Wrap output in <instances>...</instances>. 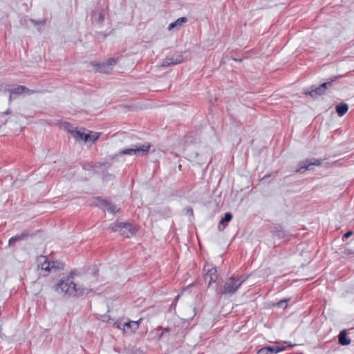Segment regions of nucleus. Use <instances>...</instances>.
<instances>
[{
    "mask_svg": "<svg viewBox=\"0 0 354 354\" xmlns=\"http://www.w3.org/2000/svg\"><path fill=\"white\" fill-rule=\"evenodd\" d=\"M74 271L70 272L69 276L62 278L55 286V291H60L69 297L80 296L84 293H88L91 289L77 287L76 283L73 281Z\"/></svg>",
    "mask_w": 354,
    "mask_h": 354,
    "instance_id": "f257e3e1",
    "label": "nucleus"
},
{
    "mask_svg": "<svg viewBox=\"0 0 354 354\" xmlns=\"http://www.w3.org/2000/svg\"><path fill=\"white\" fill-rule=\"evenodd\" d=\"M240 288V282H236L235 277H230L218 290L219 295H232Z\"/></svg>",
    "mask_w": 354,
    "mask_h": 354,
    "instance_id": "f03ea898",
    "label": "nucleus"
},
{
    "mask_svg": "<svg viewBox=\"0 0 354 354\" xmlns=\"http://www.w3.org/2000/svg\"><path fill=\"white\" fill-rule=\"evenodd\" d=\"M109 228L112 232H118L120 235L126 237L133 236L136 233V228L129 223H113Z\"/></svg>",
    "mask_w": 354,
    "mask_h": 354,
    "instance_id": "7ed1b4c3",
    "label": "nucleus"
},
{
    "mask_svg": "<svg viewBox=\"0 0 354 354\" xmlns=\"http://www.w3.org/2000/svg\"><path fill=\"white\" fill-rule=\"evenodd\" d=\"M150 149V145L136 144L129 149L121 150L119 153L122 155L143 156L147 154Z\"/></svg>",
    "mask_w": 354,
    "mask_h": 354,
    "instance_id": "20e7f679",
    "label": "nucleus"
},
{
    "mask_svg": "<svg viewBox=\"0 0 354 354\" xmlns=\"http://www.w3.org/2000/svg\"><path fill=\"white\" fill-rule=\"evenodd\" d=\"M333 82V80L324 82L317 87L315 86H312L310 91L305 90L304 93L306 95H310L313 98H317L318 96L322 95L325 93L326 89L331 86Z\"/></svg>",
    "mask_w": 354,
    "mask_h": 354,
    "instance_id": "39448f33",
    "label": "nucleus"
},
{
    "mask_svg": "<svg viewBox=\"0 0 354 354\" xmlns=\"http://www.w3.org/2000/svg\"><path fill=\"white\" fill-rule=\"evenodd\" d=\"M183 60V55L180 53H175L172 55L167 56L160 64V66L167 67L171 65H176L181 63Z\"/></svg>",
    "mask_w": 354,
    "mask_h": 354,
    "instance_id": "423d86ee",
    "label": "nucleus"
},
{
    "mask_svg": "<svg viewBox=\"0 0 354 354\" xmlns=\"http://www.w3.org/2000/svg\"><path fill=\"white\" fill-rule=\"evenodd\" d=\"M93 203L95 206L106 209L108 212L112 214H115L118 211V209L115 205L100 198H94Z\"/></svg>",
    "mask_w": 354,
    "mask_h": 354,
    "instance_id": "0eeeda50",
    "label": "nucleus"
},
{
    "mask_svg": "<svg viewBox=\"0 0 354 354\" xmlns=\"http://www.w3.org/2000/svg\"><path fill=\"white\" fill-rule=\"evenodd\" d=\"M322 160L316 158L306 159L299 163V167L296 170L297 173H304L311 165H320Z\"/></svg>",
    "mask_w": 354,
    "mask_h": 354,
    "instance_id": "6e6552de",
    "label": "nucleus"
},
{
    "mask_svg": "<svg viewBox=\"0 0 354 354\" xmlns=\"http://www.w3.org/2000/svg\"><path fill=\"white\" fill-rule=\"evenodd\" d=\"M286 349L285 346L277 345H270L264 346L259 349L257 352L258 354H277L279 352L283 351Z\"/></svg>",
    "mask_w": 354,
    "mask_h": 354,
    "instance_id": "1a4fd4ad",
    "label": "nucleus"
},
{
    "mask_svg": "<svg viewBox=\"0 0 354 354\" xmlns=\"http://www.w3.org/2000/svg\"><path fill=\"white\" fill-rule=\"evenodd\" d=\"M187 156L191 161L200 165H203L207 162V156L205 155H201L197 151H189L187 153Z\"/></svg>",
    "mask_w": 354,
    "mask_h": 354,
    "instance_id": "9d476101",
    "label": "nucleus"
},
{
    "mask_svg": "<svg viewBox=\"0 0 354 354\" xmlns=\"http://www.w3.org/2000/svg\"><path fill=\"white\" fill-rule=\"evenodd\" d=\"M30 236H32V234L28 231H24L20 234H17L9 239L8 246L12 247L17 242L26 240Z\"/></svg>",
    "mask_w": 354,
    "mask_h": 354,
    "instance_id": "9b49d317",
    "label": "nucleus"
},
{
    "mask_svg": "<svg viewBox=\"0 0 354 354\" xmlns=\"http://www.w3.org/2000/svg\"><path fill=\"white\" fill-rule=\"evenodd\" d=\"M205 270H207L204 276L205 280L208 281V285L210 286L218 279L217 270L215 267L207 268V266H205Z\"/></svg>",
    "mask_w": 354,
    "mask_h": 354,
    "instance_id": "f8f14e48",
    "label": "nucleus"
},
{
    "mask_svg": "<svg viewBox=\"0 0 354 354\" xmlns=\"http://www.w3.org/2000/svg\"><path fill=\"white\" fill-rule=\"evenodd\" d=\"M115 64L116 60L113 58H110L106 62L98 64L97 70L102 73H108Z\"/></svg>",
    "mask_w": 354,
    "mask_h": 354,
    "instance_id": "ddd939ff",
    "label": "nucleus"
},
{
    "mask_svg": "<svg viewBox=\"0 0 354 354\" xmlns=\"http://www.w3.org/2000/svg\"><path fill=\"white\" fill-rule=\"evenodd\" d=\"M66 128H67L68 131L71 134V136L76 140H84V136L86 134L84 131H81V130H78L77 129H74L71 125L69 124V123H66Z\"/></svg>",
    "mask_w": 354,
    "mask_h": 354,
    "instance_id": "4468645a",
    "label": "nucleus"
},
{
    "mask_svg": "<svg viewBox=\"0 0 354 354\" xmlns=\"http://www.w3.org/2000/svg\"><path fill=\"white\" fill-rule=\"evenodd\" d=\"M38 268L44 270V272H48L50 271V261L47 260L45 256H40L37 258Z\"/></svg>",
    "mask_w": 354,
    "mask_h": 354,
    "instance_id": "2eb2a0df",
    "label": "nucleus"
},
{
    "mask_svg": "<svg viewBox=\"0 0 354 354\" xmlns=\"http://www.w3.org/2000/svg\"><path fill=\"white\" fill-rule=\"evenodd\" d=\"M273 234L280 239L286 238L289 233L286 231L281 225L274 226L272 230Z\"/></svg>",
    "mask_w": 354,
    "mask_h": 354,
    "instance_id": "dca6fc26",
    "label": "nucleus"
},
{
    "mask_svg": "<svg viewBox=\"0 0 354 354\" xmlns=\"http://www.w3.org/2000/svg\"><path fill=\"white\" fill-rule=\"evenodd\" d=\"M339 343L342 346H347L351 343V339L347 337L346 330H342L338 335Z\"/></svg>",
    "mask_w": 354,
    "mask_h": 354,
    "instance_id": "f3484780",
    "label": "nucleus"
},
{
    "mask_svg": "<svg viewBox=\"0 0 354 354\" xmlns=\"http://www.w3.org/2000/svg\"><path fill=\"white\" fill-rule=\"evenodd\" d=\"M348 110V106L344 102H341L336 106V111L339 116H343Z\"/></svg>",
    "mask_w": 354,
    "mask_h": 354,
    "instance_id": "a211bd4d",
    "label": "nucleus"
},
{
    "mask_svg": "<svg viewBox=\"0 0 354 354\" xmlns=\"http://www.w3.org/2000/svg\"><path fill=\"white\" fill-rule=\"evenodd\" d=\"M86 135L84 136V142H95L97 140L100 136V133H93L92 131H89L88 133H86Z\"/></svg>",
    "mask_w": 354,
    "mask_h": 354,
    "instance_id": "6ab92c4d",
    "label": "nucleus"
},
{
    "mask_svg": "<svg viewBox=\"0 0 354 354\" xmlns=\"http://www.w3.org/2000/svg\"><path fill=\"white\" fill-rule=\"evenodd\" d=\"M27 90V88L24 86H17L15 88L8 89V91L10 94L12 95H21L25 93V91Z\"/></svg>",
    "mask_w": 354,
    "mask_h": 354,
    "instance_id": "aec40b11",
    "label": "nucleus"
},
{
    "mask_svg": "<svg viewBox=\"0 0 354 354\" xmlns=\"http://www.w3.org/2000/svg\"><path fill=\"white\" fill-rule=\"evenodd\" d=\"M114 325H115L117 328H118L120 329H122L123 330H125V328H131V330L133 331V322H124L123 324L121 322L115 323Z\"/></svg>",
    "mask_w": 354,
    "mask_h": 354,
    "instance_id": "412c9836",
    "label": "nucleus"
},
{
    "mask_svg": "<svg viewBox=\"0 0 354 354\" xmlns=\"http://www.w3.org/2000/svg\"><path fill=\"white\" fill-rule=\"evenodd\" d=\"M50 263H51L50 270L57 271L59 270H63L64 268V263L60 261H52Z\"/></svg>",
    "mask_w": 354,
    "mask_h": 354,
    "instance_id": "4be33fe9",
    "label": "nucleus"
},
{
    "mask_svg": "<svg viewBox=\"0 0 354 354\" xmlns=\"http://www.w3.org/2000/svg\"><path fill=\"white\" fill-rule=\"evenodd\" d=\"M232 218V214L230 212H227L225 214L224 217L220 221L219 225H223L224 223L230 222Z\"/></svg>",
    "mask_w": 354,
    "mask_h": 354,
    "instance_id": "5701e85b",
    "label": "nucleus"
},
{
    "mask_svg": "<svg viewBox=\"0 0 354 354\" xmlns=\"http://www.w3.org/2000/svg\"><path fill=\"white\" fill-rule=\"evenodd\" d=\"M187 21V19L185 17L178 18L176 21H175V24H176V28H180L182 25Z\"/></svg>",
    "mask_w": 354,
    "mask_h": 354,
    "instance_id": "b1692460",
    "label": "nucleus"
},
{
    "mask_svg": "<svg viewBox=\"0 0 354 354\" xmlns=\"http://www.w3.org/2000/svg\"><path fill=\"white\" fill-rule=\"evenodd\" d=\"M105 15V10L100 11L97 19V22L102 23L104 21Z\"/></svg>",
    "mask_w": 354,
    "mask_h": 354,
    "instance_id": "393cba45",
    "label": "nucleus"
},
{
    "mask_svg": "<svg viewBox=\"0 0 354 354\" xmlns=\"http://www.w3.org/2000/svg\"><path fill=\"white\" fill-rule=\"evenodd\" d=\"M142 319L140 318L139 320H138L136 322H133V331H136L138 328L140 323L142 322Z\"/></svg>",
    "mask_w": 354,
    "mask_h": 354,
    "instance_id": "a878e982",
    "label": "nucleus"
},
{
    "mask_svg": "<svg viewBox=\"0 0 354 354\" xmlns=\"http://www.w3.org/2000/svg\"><path fill=\"white\" fill-rule=\"evenodd\" d=\"M246 279H247V277H245L244 276H241L238 278L235 277V281H236V282H240V286H241V284L245 281Z\"/></svg>",
    "mask_w": 354,
    "mask_h": 354,
    "instance_id": "bb28decb",
    "label": "nucleus"
},
{
    "mask_svg": "<svg viewBox=\"0 0 354 354\" xmlns=\"http://www.w3.org/2000/svg\"><path fill=\"white\" fill-rule=\"evenodd\" d=\"M353 234V232L352 231H348L346 233H345L344 234V236H342V240L343 241H345L346 239H348V237H350Z\"/></svg>",
    "mask_w": 354,
    "mask_h": 354,
    "instance_id": "cd10ccee",
    "label": "nucleus"
},
{
    "mask_svg": "<svg viewBox=\"0 0 354 354\" xmlns=\"http://www.w3.org/2000/svg\"><path fill=\"white\" fill-rule=\"evenodd\" d=\"M31 22L34 24V25H37V24H45L46 22V20H42V21H37V20H34V19H30Z\"/></svg>",
    "mask_w": 354,
    "mask_h": 354,
    "instance_id": "c85d7f7f",
    "label": "nucleus"
},
{
    "mask_svg": "<svg viewBox=\"0 0 354 354\" xmlns=\"http://www.w3.org/2000/svg\"><path fill=\"white\" fill-rule=\"evenodd\" d=\"M176 28V24H175V22H173V23H171L169 26H168V30H172L173 28Z\"/></svg>",
    "mask_w": 354,
    "mask_h": 354,
    "instance_id": "c756f323",
    "label": "nucleus"
},
{
    "mask_svg": "<svg viewBox=\"0 0 354 354\" xmlns=\"http://www.w3.org/2000/svg\"><path fill=\"white\" fill-rule=\"evenodd\" d=\"M37 91H35L34 90H30V89H28L27 88V90L25 91V93H26L28 95H31V94H33L35 93H37Z\"/></svg>",
    "mask_w": 354,
    "mask_h": 354,
    "instance_id": "7c9ffc66",
    "label": "nucleus"
},
{
    "mask_svg": "<svg viewBox=\"0 0 354 354\" xmlns=\"http://www.w3.org/2000/svg\"><path fill=\"white\" fill-rule=\"evenodd\" d=\"M287 302V300H281L278 304L277 306L279 307H282L284 304Z\"/></svg>",
    "mask_w": 354,
    "mask_h": 354,
    "instance_id": "2f4dec72",
    "label": "nucleus"
},
{
    "mask_svg": "<svg viewBox=\"0 0 354 354\" xmlns=\"http://www.w3.org/2000/svg\"><path fill=\"white\" fill-rule=\"evenodd\" d=\"M11 110L10 109H7L6 111L3 112L1 113L2 115H9V114H11Z\"/></svg>",
    "mask_w": 354,
    "mask_h": 354,
    "instance_id": "473e14b6",
    "label": "nucleus"
},
{
    "mask_svg": "<svg viewBox=\"0 0 354 354\" xmlns=\"http://www.w3.org/2000/svg\"><path fill=\"white\" fill-rule=\"evenodd\" d=\"M108 177H112V175L108 174H103V179L104 180H107Z\"/></svg>",
    "mask_w": 354,
    "mask_h": 354,
    "instance_id": "72a5a7b5",
    "label": "nucleus"
},
{
    "mask_svg": "<svg viewBox=\"0 0 354 354\" xmlns=\"http://www.w3.org/2000/svg\"><path fill=\"white\" fill-rule=\"evenodd\" d=\"M12 102V94L10 93V95H9V97H8V104H9V105L11 104Z\"/></svg>",
    "mask_w": 354,
    "mask_h": 354,
    "instance_id": "f704fd0d",
    "label": "nucleus"
}]
</instances>
